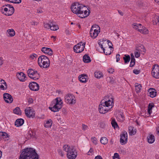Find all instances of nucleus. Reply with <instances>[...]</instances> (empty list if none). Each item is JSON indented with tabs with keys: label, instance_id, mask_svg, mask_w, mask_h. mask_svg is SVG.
I'll use <instances>...</instances> for the list:
<instances>
[{
	"label": "nucleus",
	"instance_id": "nucleus-62",
	"mask_svg": "<svg viewBox=\"0 0 159 159\" xmlns=\"http://www.w3.org/2000/svg\"><path fill=\"white\" fill-rule=\"evenodd\" d=\"M105 126V124L104 123H102L100 125V127L103 128Z\"/></svg>",
	"mask_w": 159,
	"mask_h": 159
},
{
	"label": "nucleus",
	"instance_id": "nucleus-17",
	"mask_svg": "<svg viewBox=\"0 0 159 159\" xmlns=\"http://www.w3.org/2000/svg\"><path fill=\"white\" fill-rule=\"evenodd\" d=\"M3 99L6 102L9 103H11L13 101L12 96L7 93L3 94Z\"/></svg>",
	"mask_w": 159,
	"mask_h": 159
},
{
	"label": "nucleus",
	"instance_id": "nucleus-25",
	"mask_svg": "<svg viewBox=\"0 0 159 159\" xmlns=\"http://www.w3.org/2000/svg\"><path fill=\"white\" fill-rule=\"evenodd\" d=\"M148 92L150 96L152 98L155 97L156 96L157 92L155 89L150 88L148 90Z\"/></svg>",
	"mask_w": 159,
	"mask_h": 159
},
{
	"label": "nucleus",
	"instance_id": "nucleus-53",
	"mask_svg": "<svg viewBox=\"0 0 159 159\" xmlns=\"http://www.w3.org/2000/svg\"><path fill=\"white\" fill-rule=\"evenodd\" d=\"M120 55L119 54H117L116 56V62H118L120 60Z\"/></svg>",
	"mask_w": 159,
	"mask_h": 159
},
{
	"label": "nucleus",
	"instance_id": "nucleus-4",
	"mask_svg": "<svg viewBox=\"0 0 159 159\" xmlns=\"http://www.w3.org/2000/svg\"><path fill=\"white\" fill-rule=\"evenodd\" d=\"M63 102L60 98H57L54 99L51 103L52 107H49V108L53 112L58 111L62 107Z\"/></svg>",
	"mask_w": 159,
	"mask_h": 159
},
{
	"label": "nucleus",
	"instance_id": "nucleus-35",
	"mask_svg": "<svg viewBox=\"0 0 159 159\" xmlns=\"http://www.w3.org/2000/svg\"><path fill=\"white\" fill-rule=\"evenodd\" d=\"M135 90L137 92H140L142 89V85L140 84L136 83L135 84Z\"/></svg>",
	"mask_w": 159,
	"mask_h": 159
},
{
	"label": "nucleus",
	"instance_id": "nucleus-40",
	"mask_svg": "<svg viewBox=\"0 0 159 159\" xmlns=\"http://www.w3.org/2000/svg\"><path fill=\"white\" fill-rule=\"evenodd\" d=\"M50 23H51V24H50V22H49V23H47L46 22H44L43 26L45 28L48 29H50L51 24V22H50Z\"/></svg>",
	"mask_w": 159,
	"mask_h": 159
},
{
	"label": "nucleus",
	"instance_id": "nucleus-2",
	"mask_svg": "<svg viewBox=\"0 0 159 159\" xmlns=\"http://www.w3.org/2000/svg\"><path fill=\"white\" fill-rule=\"evenodd\" d=\"M113 99L112 98H110L108 100L99 105V112L102 114H105L110 110L113 106Z\"/></svg>",
	"mask_w": 159,
	"mask_h": 159
},
{
	"label": "nucleus",
	"instance_id": "nucleus-54",
	"mask_svg": "<svg viewBox=\"0 0 159 159\" xmlns=\"http://www.w3.org/2000/svg\"><path fill=\"white\" fill-rule=\"evenodd\" d=\"M59 154L62 157H63L64 155V153H63L61 150H59L58 151Z\"/></svg>",
	"mask_w": 159,
	"mask_h": 159
},
{
	"label": "nucleus",
	"instance_id": "nucleus-38",
	"mask_svg": "<svg viewBox=\"0 0 159 159\" xmlns=\"http://www.w3.org/2000/svg\"><path fill=\"white\" fill-rule=\"evenodd\" d=\"M13 112L18 115H20L21 114V112L20 110V109L19 107H16L14 110H13Z\"/></svg>",
	"mask_w": 159,
	"mask_h": 159
},
{
	"label": "nucleus",
	"instance_id": "nucleus-61",
	"mask_svg": "<svg viewBox=\"0 0 159 159\" xmlns=\"http://www.w3.org/2000/svg\"><path fill=\"white\" fill-rule=\"evenodd\" d=\"M131 60H132V59H133V60H135V59L134 57V56L133 54H131Z\"/></svg>",
	"mask_w": 159,
	"mask_h": 159
},
{
	"label": "nucleus",
	"instance_id": "nucleus-24",
	"mask_svg": "<svg viewBox=\"0 0 159 159\" xmlns=\"http://www.w3.org/2000/svg\"><path fill=\"white\" fill-rule=\"evenodd\" d=\"M148 142L149 143H152L155 141V137L153 135L149 134L147 138Z\"/></svg>",
	"mask_w": 159,
	"mask_h": 159
},
{
	"label": "nucleus",
	"instance_id": "nucleus-16",
	"mask_svg": "<svg viewBox=\"0 0 159 159\" xmlns=\"http://www.w3.org/2000/svg\"><path fill=\"white\" fill-rule=\"evenodd\" d=\"M127 142V134L126 132L122 133L120 135V142L122 145L125 144Z\"/></svg>",
	"mask_w": 159,
	"mask_h": 159
},
{
	"label": "nucleus",
	"instance_id": "nucleus-23",
	"mask_svg": "<svg viewBox=\"0 0 159 159\" xmlns=\"http://www.w3.org/2000/svg\"><path fill=\"white\" fill-rule=\"evenodd\" d=\"M87 76L86 75L82 74L79 77L80 81L82 83H86L87 80Z\"/></svg>",
	"mask_w": 159,
	"mask_h": 159
},
{
	"label": "nucleus",
	"instance_id": "nucleus-57",
	"mask_svg": "<svg viewBox=\"0 0 159 159\" xmlns=\"http://www.w3.org/2000/svg\"><path fill=\"white\" fill-rule=\"evenodd\" d=\"M31 24L32 25H38V23L32 21V22H31Z\"/></svg>",
	"mask_w": 159,
	"mask_h": 159
},
{
	"label": "nucleus",
	"instance_id": "nucleus-33",
	"mask_svg": "<svg viewBox=\"0 0 159 159\" xmlns=\"http://www.w3.org/2000/svg\"><path fill=\"white\" fill-rule=\"evenodd\" d=\"M142 25L140 24L134 23L133 25V27L134 28L138 30L139 31V30L142 28Z\"/></svg>",
	"mask_w": 159,
	"mask_h": 159
},
{
	"label": "nucleus",
	"instance_id": "nucleus-21",
	"mask_svg": "<svg viewBox=\"0 0 159 159\" xmlns=\"http://www.w3.org/2000/svg\"><path fill=\"white\" fill-rule=\"evenodd\" d=\"M0 88L3 90H6L7 88V85L5 81L3 80H0Z\"/></svg>",
	"mask_w": 159,
	"mask_h": 159
},
{
	"label": "nucleus",
	"instance_id": "nucleus-1",
	"mask_svg": "<svg viewBox=\"0 0 159 159\" xmlns=\"http://www.w3.org/2000/svg\"><path fill=\"white\" fill-rule=\"evenodd\" d=\"M19 159H39V157L35 149L27 148L24 150Z\"/></svg>",
	"mask_w": 159,
	"mask_h": 159
},
{
	"label": "nucleus",
	"instance_id": "nucleus-60",
	"mask_svg": "<svg viewBox=\"0 0 159 159\" xmlns=\"http://www.w3.org/2000/svg\"><path fill=\"white\" fill-rule=\"evenodd\" d=\"M157 134L159 135V126L157 127L156 128Z\"/></svg>",
	"mask_w": 159,
	"mask_h": 159
},
{
	"label": "nucleus",
	"instance_id": "nucleus-11",
	"mask_svg": "<svg viewBox=\"0 0 159 159\" xmlns=\"http://www.w3.org/2000/svg\"><path fill=\"white\" fill-rule=\"evenodd\" d=\"M65 102L69 104H73L76 103V99L75 96L72 94L68 93L64 97Z\"/></svg>",
	"mask_w": 159,
	"mask_h": 159
},
{
	"label": "nucleus",
	"instance_id": "nucleus-42",
	"mask_svg": "<svg viewBox=\"0 0 159 159\" xmlns=\"http://www.w3.org/2000/svg\"><path fill=\"white\" fill-rule=\"evenodd\" d=\"M94 151L93 148H90L89 150L87 152V154L88 155L92 156L94 154Z\"/></svg>",
	"mask_w": 159,
	"mask_h": 159
},
{
	"label": "nucleus",
	"instance_id": "nucleus-45",
	"mask_svg": "<svg viewBox=\"0 0 159 159\" xmlns=\"http://www.w3.org/2000/svg\"><path fill=\"white\" fill-rule=\"evenodd\" d=\"M113 159H120L119 154L117 153H115L113 157Z\"/></svg>",
	"mask_w": 159,
	"mask_h": 159
},
{
	"label": "nucleus",
	"instance_id": "nucleus-8",
	"mask_svg": "<svg viewBox=\"0 0 159 159\" xmlns=\"http://www.w3.org/2000/svg\"><path fill=\"white\" fill-rule=\"evenodd\" d=\"M100 32V27L98 25H93L90 30V36L93 39H95Z\"/></svg>",
	"mask_w": 159,
	"mask_h": 159
},
{
	"label": "nucleus",
	"instance_id": "nucleus-48",
	"mask_svg": "<svg viewBox=\"0 0 159 159\" xmlns=\"http://www.w3.org/2000/svg\"><path fill=\"white\" fill-rule=\"evenodd\" d=\"M135 56L136 57H139L140 56V52L139 51H135Z\"/></svg>",
	"mask_w": 159,
	"mask_h": 159
},
{
	"label": "nucleus",
	"instance_id": "nucleus-18",
	"mask_svg": "<svg viewBox=\"0 0 159 159\" xmlns=\"http://www.w3.org/2000/svg\"><path fill=\"white\" fill-rule=\"evenodd\" d=\"M29 87L30 89L33 91H37L39 89V84L35 82H32L30 83L29 84Z\"/></svg>",
	"mask_w": 159,
	"mask_h": 159
},
{
	"label": "nucleus",
	"instance_id": "nucleus-49",
	"mask_svg": "<svg viewBox=\"0 0 159 159\" xmlns=\"http://www.w3.org/2000/svg\"><path fill=\"white\" fill-rule=\"evenodd\" d=\"M107 71L110 73L112 74L114 72V69L112 68H109L107 70Z\"/></svg>",
	"mask_w": 159,
	"mask_h": 159
},
{
	"label": "nucleus",
	"instance_id": "nucleus-6",
	"mask_svg": "<svg viewBox=\"0 0 159 159\" xmlns=\"http://www.w3.org/2000/svg\"><path fill=\"white\" fill-rule=\"evenodd\" d=\"M1 11L2 13L6 16H10L13 14L14 8L12 6L10 5H5L1 7Z\"/></svg>",
	"mask_w": 159,
	"mask_h": 159
},
{
	"label": "nucleus",
	"instance_id": "nucleus-10",
	"mask_svg": "<svg viewBox=\"0 0 159 159\" xmlns=\"http://www.w3.org/2000/svg\"><path fill=\"white\" fill-rule=\"evenodd\" d=\"M98 43L99 48L101 49V50H98V51L101 52H104L106 55H109L111 54V52L110 51V46H109L108 48H106L105 47H104L106 43H105L104 42H103V41H100Z\"/></svg>",
	"mask_w": 159,
	"mask_h": 159
},
{
	"label": "nucleus",
	"instance_id": "nucleus-28",
	"mask_svg": "<svg viewBox=\"0 0 159 159\" xmlns=\"http://www.w3.org/2000/svg\"><path fill=\"white\" fill-rule=\"evenodd\" d=\"M129 132L130 135H134L136 133V130L133 127L129 126Z\"/></svg>",
	"mask_w": 159,
	"mask_h": 159
},
{
	"label": "nucleus",
	"instance_id": "nucleus-12",
	"mask_svg": "<svg viewBox=\"0 0 159 159\" xmlns=\"http://www.w3.org/2000/svg\"><path fill=\"white\" fill-rule=\"evenodd\" d=\"M85 43L80 42L75 45L73 48L75 52L77 53H80L83 51L85 48Z\"/></svg>",
	"mask_w": 159,
	"mask_h": 159
},
{
	"label": "nucleus",
	"instance_id": "nucleus-13",
	"mask_svg": "<svg viewBox=\"0 0 159 159\" xmlns=\"http://www.w3.org/2000/svg\"><path fill=\"white\" fill-rule=\"evenodd\" d=\"M151 74L153 77L156 79L159 78V66L158 65H153Z\"/></svg>",
	"mask_w": 159,
	"mask_h": 159
},
{
	"label": "nucleus",
	"instance_id": "nucleus-26",
	"mask_svg": "<svg viewBox=\"0 0 159 159\" xmlns=\"http://www.w3.org/2000/svg\"><path fill=\"white\" fill-rule=\"evenodd\" d=\"M24 120L22 119H18L16 121L15 124L17 126L19 127L22 125L24 123Z\"/></svg>",
	"mask_w": 159,
	"mask_h": 159
},
{
	"label": "nucleus",
	"instance_id": "nucleus-41",
	"mask_svg": "<svg viewBox=\"0 0 159 159\" xmlns=\"http://www.w3.org/2000/svg\"><path fill=\"white\" fill-rule=\"evenodd\" d=\"M111 124L112 126L114 128L117 127L118 126L115 120H112Z\"/></svg>",
	"mask_w": 159,
	"mask_h": 159
},
{
	"label": "nucleus",
	"instance_id": "nucleus-20",
	"mask_svg": "<svg viewBox=\"0 0 159 159\" xmlns=\"http://www.w3.org/2000/svg\"><path fill=\"white\" fill-rule=\"evenodd\" d=\"M41 51L44 53L48 54L50 56L52 55L53 53L52 51L51 48L45 47L42 48Z\"/></svg>",
	"mask_w": 159,
	"mask_h": 159
},
{
	"label": "nucleus",
	"instance_id": "nucleus-34",
	"mask_svg": "<svg viewBox=\"0 0 159 159\" xmlns=\"http://www.w3.org/2000/svg\"><path fill=\"white\" fill-rule=\"evenodd\" d=\"M94 76L95 77L97 78H100L103 76L102 73L100 71H96L94 73Z\"/></svg>",
	"mask_w": 159,
	"mask_h": 159
},
{
	"label": "nucleus",
	"instance_id": "nucleus-27",
	"mask_svg": "<svg viewBox=\"0 0 159 159\" xmlns=\"http://www.w3.org/2000/svg\"><path fill=\"white\" fill-rule=\"evenodd\" d=\"M7 34L10 37H13L15 34V32L13 29H9L7 30Z\"/></svg>",
	"mask_w": 159,
	"mask_h": 159
},
{
	"label": "nucleus",
	"instance_id": "nucleus-3",
	"mask_svg": "<svg viewBox=\"0 0 159 159\" xmlns=\"http://www.w3.org/2000/svg\"><path fill=\"white\" fill-rule=\"evenodd\" d=\"M63 150L67 152V157L69 159H75L77 155V152L73 147H70L66 144L63 147Z\"/></svg>",
	"mask_w": 159,
	"mask_h": 159
},
{
	"label": "nucleus",
	"instance_id": "nucleus-56",
	"mask_svg": "<svg viewBox=\"0 0 159 159\" xmlns=\"http://www.w3.org/2000/svg\"><path fill=\"white\" fill-rule=\"evenodd\" d=\"M95 159H102V158L99 155L96 157Z\"/></svg>",
	"mask_w": 159,
	"mask_h": 159
},
{
	"label": "nucleus",
	"instance_id": "nucleus-22",
	"mask_svg": "<svg viewBox=\"0 0 159 159\" xmlns=\"http://www.w3.org/2000/svg\"><path fill=\"white\" fill-rule=\"evenodd\" d=\"M152 22L154 25H156L158 23L159 24V16L153 15L152 17Z\"/></svg>",
	"mask_w": 159,
	"mask_h": 159
},
{
	"label": "nucleus",
	"instance_id": "nucleus-31",
	"mask_svg": "<svg viewBox=\"0 0 159 159\" xmlns=\"http://www.w3.org/2000/svg\"><path fill=\"white\" fill-rule=\"evenodd\" d=\"M83 60L85 63H89L91 61L90 57L88 55H85L83 57Z\"/></svg>",
	"mask_w": 159,
	"mask_h": 159
},
{
	"label": "nucleus",
	"instance_id": "nucleus-51",
	"mask_svg": "<svg viewBox=\"0 0 159 159\" xmlns=\"http://www.w3.org/2000/svg\"><path fill=\"white\" fill-rule=\"evenodd\" d=\"M82 129L84 130H87L88 128V126L84 124H83L82 125Z\"/></svg>",
	"mask_w": 159,
	"mask_h": 159
},
{
	"label": "nucleus",
	"instance_id": "nucleus-59",
	"mask_svg": "<svg viewBox=\"0 0 159 159\" xmlns=\"http://www.w3.org/2000/svg\"><path fill=\"white\" fill-rule=\"evenodd\" d=\"M118 12L119 14H120L121 16H123L124 15L123 13L120 10H118Z\"/></svg>",
	"mask_w": 159,
	"mask_h": 159
},
{
	"label": "nucleus",
	"instance_id": "nucleus-43",
	"mask_svg": "<svg viewBox=\"0 0 159 159\" xmlns=\"http://www.w3.org/2000/svg\"><path fill=\"white\" fill-rule=\"evenodd\" d=\"M37 56H38L36 54L34 53L31 55L30 56L29 58L31 60H33L34 59V58H36L37 57Z\"/></svg>",
	"mask_w": 159,
	"mask_h": 159
},
{
	"label": "nucleus",
	"instance_id": "nucleus-55",
	"mask_svg": "<svg viewBox=\"0 0 159 159\" xmlns=\"http://www.w3.org/2000/svg\"><path fill=\"white\" fill-rule=\"evenodd\" d=\"M3 58L2 57H0V66L2 65L3 64Z\"/></svg>",
	"mask_w": 159,
	"mask_h": 159
},
{
	"label": "nucleus",
	"instance_id": "nucleus-30",
	"mask_svg": "<svg viewBox=\"0 0 159 159\" xmlns=\"http://www.w3.org/2000/svg\"><path fill=\"white\" fill-rule=\"evenodd\" d=\"M139 31L141 33L144 34H147L148 33V30L145 27H142V28L139 30Z\"/></svg>",
	"mask_w": 159,
	"mask_h": 159
},
{
	"label": "nucleus",
	"instance_id": "nucleus-58",
	"mask_svg": "<svg viewBox=\"0 0 159 159\" xmlns=\"http://www.w3.org/2000/svg\"><path fill=\"white\" fill-rule=\"evenodd\" d=\"M43 12V11L40 9H39L37 10V12L39 13H41Z\"/></svg>",
	"mask_w": 159,
	"mask_h": 159
},
{
	"label": "nucleus",
	"instance_id": "nucleus-9",
	"mask_svg": "<svg viewBox=\"0 0 159 159\" xmlns=\"http://www.w3.org/2000/svg\"><path fill=\"white\" fill-rule=\"evenodd\" d=\"M28 76L31 79L34 80H38L40 77V75L37 71L34 69H30L27 70Z\"/></svg>",
	"mask_w": 159,
	"mask_h": 159
},
{
	"label": "nucleus",
	"instance_id": "nucleus-50",
	"mask_svg": "<svg viewBox=\"0 0 159 159\" xmlns=\"http://www.w3.org/2000/svg\"><path fill=\"white\" fill-rule=\"evenodd\" d=\"M2 139H4L8 137L7 134L5 132H2Z\"/></svg>",
	"mask_w": 159,
	"mask_h": 159
},
{
	"label": "nucleus",
	"instance_id": "nucleus-63",
	"mask_svg": "<svg viewBox=\"0 0 159 159\" xmlns=\"http://www.w3.org/2000/svg\"><path fill=\"white\" fill-rule=\"evenodd\" d=\"M2 132H0V139H2Z\"/></svg>",
	"mask_w": 159,
	"mask_h": 159
},
{
	"label": "nucleus",
	"instance_id": "nucleus-64",
	"mask_svg": "<svg viewBox=\"0 0 159 159\" xmlns=\"http://www.w3.org/2000/svg\"><path fill=\"white\" fill-rule=\"evenodd\" d=\"M155 2L159 4V0H154Z\"/></svg>",
	"mask_w": 159,
	"mask_h": 159
},
{
	"label": "nucleus",
	"instance_id": "nucleus-36",
	"mask_svg": "<svg viewBox=\"0 0 159 159\" xmlns=\"http://www.w3.org/2000/svg\"><path fill=\"white\" fill-rule=\"evenodd\" d=\"M100 141L102 144L105 145L107 143L108 140L106 137H102L101 138Z\"/></svg>",
	"mask_w": 159,
	"mask_h": 159
},
{
	"label": "nucleus",
	"instance_id": "nucleus-37",
	"mask_svg": "<svg viewBox=\"0 0 159 159\" xmlns=\"http://www.w3.org/2000/svg\"><path fill=\"white\" fill-rule=\"evenodd\" d=\"M154 106L153 103H149L148 106V112L149 115H150L152 112V109Z\"/></svg>",
	"mask_w": 159,
	"mask_h": 159
},
{
	"label": "nucleus",
	"instance_id": "nucleus-44",
	"mask_svg": "<svg viewBox=\"0 0 159 159\" xmlns=\"http://www.w3.org/2000/svg\"><path fill=\"white\" fill-rule=\"evenodd\" d=\"M118 118L121 122L123 121L124 120V117L121 114H120L118 116Z\"/></svg>",
	"mask_w": 159,
	"mask_h": 159
},
{
	"label": "nucleus",
	"instance_id": "nucleus-14",
	"mask_svg": "<svg viewBox=\"0 0 159 159\" xmlns=\"http://www.w3.org/2000/svg\"><path fill=\"white\" fill-rule=\"evenodd\" d=\"M90 13V10L85 6L81 10L78 16L83 18L88 17Z\"/></svg>",
	"mask_w": 159,
	"mask_h": 159
},
{
	"label": "nucleus",
	"instance_id": "nucleus-39",
	"mask_svg": "<svg viewBox=\"0 0 159 159\" xmlns=\"http://www.w3.org/2000/svg\"><path fill=\"white\" fill-rule=\"evenodd\" d=\"M130 59V57L129 55H125V57H123V59L125 63H128L129 62Z\"/></svg>",
	"mask_w": 159,
	"mask_h": 159
},
{
	"label": "nucleus",
	"instance_id": "nucleus-32",
	"mask_svg": "<svg viewBox=\"0 0 159 159\" xmlns=\"http://www.w3.org/2000/svg\"><path fill=\"white\" fill-rule=\"evenodd\" d=\"M59 28L57 25L52 23L51 24L50 29L52 30L56 31L58 30Z\"/></svg>",
	"mask_w": 159,
	"mask_h": 159
},
{
	"label": "nucleus",
	"instance_id": "nucleus-29",
	"mask_svg": "<svg viewBox=\"0 0 159 159\" xmlns=\"http://www.w3.org/2000/svg\"><path fill=\"white\" fill-rule=\"evenodd\" d=\"M52 120L50 119L46 121V122L44 125V127L47 128L51 127L52 125Z\"/></svg>",
	"mask_w": 159,
	"mask_h": 159
},
{
	"label": "nucleus",
	"instance_id": "nucleus-52",
	"mask_svg": "<svg viewBox=\"0 0 159 159\" xmlns=\"http://www.w3.org/2000/svg\"><path fill=\"white\" fill-rule=\"evenodd\" d=\"M133 73L137 75L139 73L140 71L137 70H133Z\"/></svg>",
	"mask_w": 159,
	"mask_h": 159
},
{
	"label": "nucleus",
	"instance_id": "nucleus-15",
	"mask_svg": "<svg viewBox=\"0 0 159 159\" xmlns=\"http://www.w3.org/2000/svg\"><path fill=\"white\" fill-rule=\"evenodd\" d=\"M25 114L29 118H34L35 116V111L30 107H27L25 110Z\"/></svg>",
	"mask_w": 159,
	"mask_h": 159
},
{
	"label": "nucleus",
	"instance_id": "nucleus-47",
	"mask_svg": "<svg viewBox=\"0 0 159 159\" xmlns=\"http://www.w3.org/2000/svg\"><path fill=\"white\" fill-rule=\"evenodd\" d=\"M92 142L95 144H96L97 143V139L94 137L91 138Z\"/></svg>",
	"mask_w": 159,
	"mask_h": 159
},
{
	"label": "nucleus",
	"instance_id": "nucleus-7",
	"mask_svg": "<svg viewBox=\"0 0 159 159\" xmlns=\"http://www.w3.org/2000/svg\"><path fill=\"white\" fill-rule=\"evenodd\" d=\"M84 5L80 4L78 2L73 3L71 5L70 8L71 11L78 16Z\"/></svg>",
	"mask_w": 159,
	"mask_h": 159
},
{
	"label": "nucleus",
	"instance_id": "nucleus-46",
	"mask_svg": "<svg viewBox=\"0 0 159 159\" xmlns=\"http://www.w3.org/2000/svg\"><path fill=\"white\" fill-rule=\"evenodd\" d=\"M135 64V60H131L130 66V67H133Z\"/></svg>",
	"mask_w": 159,
	"mask_h": 159
},
{
	"label": "nucleus",
	"instance_id": "nucleus-19",
	"mask_svg": "<svg viewBox=\"0 0 159 159\" xmlns=\"http://www.w3.org/2000/svg\"><path fill=\"white\" fill-rule=\"evenodd\" d=\"M16 76L18 78L21 82H25L26 80V75L22 72L18 73Z\"/></svg>",
	"mask_w": 159,
	"mask_h": 159
},
{
	"label": "nucleus",
	"instance_id": "nucleus-5",
	"mask_svg": "<svg viewBox=\"0 0 159 159\" xmlns=\"http://www.w3.org/2000/svg\"><path fill=\"white\" fill-rule=\"evenodd\" d=\"M38 63L40 68L42 69H46L49 67L50 61L47 56L45 55H41L38 58Z\"/></svg>",
	"mask_w": 159,
	"mask_h": 159
}]
</instances>
